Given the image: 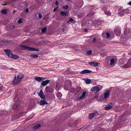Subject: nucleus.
I'll return each mask as SVG.
<instances>
[{
    "mask_svg": "<svg viewBox=\"0 0 131 131\" xmlns=\"http://www.w3.org/2000/svg\"><path fill=\"white\" fill-rule=\"evenodd\" d=\"M24 77V74L22 73H20L17 77L15 76L13 81V84L15 85L21 82Z\"/></svg>",
    "mask_w": 131,
    "mask_h": 131,
    "instance_id": "nucleus-1",
    "label": "nucleus"
},
{
    "mask_svg": "<svg viewBox=\"0 0 131 131\" xmlns=\"http://www.w3.org/2000/svg\"><path fill=\"white\" fill-rule=\"evenodd\" d=\"M6 55L10 58L15 59L18 58L19 57L18 56L12 54V52L8 49L4 50Z\"/></svg>",
    "mask_w": 131,
    "mask_h": 131,
    "instance_id": "nucleus-2",
    "label": "nucleus"
},
{
    "mask_svg": "<svg viewBox=\"0 0 131 131\" xmlns=\"http://www.w3.org/2000/svg\"><path fill=\"white\" fill-rule=\"evenodd\" d=\"M20 46L23 49H26L29 51H37L39 50L38 49L34 48H33L28 47L22 45H20Z\"/></svg>",
    "mask_w": 131,
    "mask_h": 131,
    "instance_id": "nucleus-3",
    "label": "nucleus"
},
{
    "mask_svg": "<svg viewBox=\"0 0 131 131\" xmlns=\"http://www.w3.org/2000/svg\"><path fill=\"white\" fill-rule=\"evenodd\" d=\"M102 89V88H99L97 86H95L92 87L91 89V91H95V93H97L100 91Z\"/></svg>",
    "mask_w": 131,
    "mask_h": 131,
    "instance_id": "nucleus-4",
    "label": "nucleus"
},
{
    "mask_svg": "<svg viewBox=\"0 0 131 131\" xmlns=\"http://www.w3.org/2000/svg\"><path fill=\"white\" fill-rule=\"evenodd\" d=\"M97 112L95 111L94 112L90 114L89 115V119H92L94 116H97Z\"/></svg>",
    "mask_w": 131,
    "mask_h": 131,
    "instance_id": "nucleus-5",
    "label": "nucleus"
},
{
    "mask_svg": "<svg viewBox=\"0 0 131 131\" xmlns=\"http://www.w3.org/2000/svg\"><path fill=\"white\" fill-rule=\"evenodd\" d=\"M35 79L37 81L40 82L45 79H46L43 77H35Z\"/></svg>",
    "mask_w": 131,
    "mask_h": 131,
    "instance_id": "nucleus-6",
    "label": "nucleus"
},
{
    "mask_svg": "<svg viewBox=\"0 0 131 131\" xmlns=\"http://www.w3.org/2000/svg\"><path fill=\"white\" fill-rule=\"evenodd\" d=\"M130 66H131V58L129 59L127 64H125L123 66V67L124 68H126Z\"/></svg>",
    "mask_w": 131,
    "mask_h": 131,
    "instance_id": "nucleus-7",
    "label": "nucleus"
},
{
    "mask_svg": "<svg viewBox=\"0 0 131 131\" xmlns=\"http://www.w3.org/2000/svg\"><path fill=\"white\" fill-rule=\"evenodd\" d=\"M113 104L112 103L107 105L105 107V110H107L111 109L112 107Z\"/></svg>",
    "mask_w": 131,
    "mask_h": 131,
    "instance_id": "nucleus-8",
    "label": "nucleus"
},
{
    "mask_svg": "<svg viewBox=\"0 0 131 131\" xmlns=\"http://www.w3.org/2000/svg\"><path fill=\"white\" fill-rule=\"evenodd\" d=\"M38 94L39 95L41 99H45V96L43 95L42 90H40Z\"/></svg>",
    "mask_w": 131,
    "mask_h": 131,
    "instance_id": "nucleus-9",
    "label": "nucleus"
},
{
    "mask_svg": "<svg viewBox=\"0 0 131 131\" xmlns=\"http://www.w3.org/2000/svg\"><path fill=\"white\" fill-rule=\"evenodd\" d=\"M93 21L92 20H89L86 21V25L89 27H91L93 24Z\"/></svg>",
    "mask_w": 131,
    "mask_h": 131,
    "instance_id": "nucleus-10",
    "label": "nucleus"
},
{
    "mask_svg": "<svg viewBox=\"0 0 131 131\" xmlns=\"http://www.w3.org/2000/svg\"><path fill=\"white\" fill-rule=\"evenodd\" d=\"M116 35L119 36L121 33V30L119 28H116L114 30Z\"/></svg>",
    "mask_w": 131,
    "mask_h": 131,
    "instance_id": "nucleus-11",
    "label": "nucleus"
},
{
    "mask_svg": "<svg viewBox=\"0 0 131 131\" xmlns=\"http://www.w3.org/2000/svg\"><path fill=\"white\" fill-rule=\"evenodd\" d=\"M91 72L90 70H85L80 72V73L81 74H83L87 73H90Z\"/></svg>",
    "mask_w": 131,
    "mask_h": 131,
    "instance_id": "nucleus-12",
    "label": "nucleus"
},
{
    "mask_svg": "<svg viewBox=\"0 0 131 131\" xmlns=\"http://www.w3.org/2000/svg\"><path fill=\"white\" fill-rule=\"evenodd\" d=\"M88 63L92 66L94 67H96L97 66H98V64H100L98 63L92 61L89 62Z\"/></svg>",
    "mask_w": 131,
    "mask_h": 131,
    "instance_id": "nucleus-13",
    "label": "nucleus"
},
{
    "mask_svg": "<svg viewBox=\"0 0 131 131\" xmlns=\"http://www.w3.org/2000/svg\"><path fill=\"white\" fill-rule=\"evenodd\" d=\"M110 92V91H109L108 90H107L104 93V98L105 99H106V98L108 97L109 95V93Z\"/></svg>",
    "mask_w": 131,
    "mask_h": 131,
    "instance_id": "nucleus-14",
    "label": "nucleus"
},
{
    "mask_svg": "<svg viewBox=\"0 0 131 131\" xmlns=\"http://www.w3.org/2000/svg\"><path fill=\"white\" fill-rule=\"evenodd\" d=\"M49 80H47L43 81L41 83V85L43 86H45L47 85L49 83Z\"/></svg>",
    "mask_w": 131,
    "mask_h": 131,
    "instance_id": "nucleus-15",
    "label": "nucleus"
},
{
    "mask_svg": "<svg viewBox=\"0 0 131 131\" xmlns=\"http://www.w3.org/2000/svg\"><path fill=\"white\" fill-rule=\"evenodd\" d=\"M86 92L85 91L83 92L82 93L81 95L78 97V99L80 100L83 98L86 95Z\"/></svg>",
    "mask_w": 131,
    "mask_h": 131,
    "instance_id": "nucleus-16",
    "label": "nucleus"
},
{
    "mask_svg": "<svg viewBox=\"0 0 131 131\" xmlns=\"http://www.w3.org/2000/svg\"><path fill=\"white\" fill-rule=\"evenodd\" d=\"M94 24L95 26L96 27L101 24V22L99 20H96L94 21Z\"/></svg>",
    "mask_w": 131,
    "mask_h": 131,
    "instance_id": "nucleus-17",
    "label": "nucleus"
},
{
    "mask_svg": "<svg viewBox=\"0 0 131 131\" xmlns=\"http://www.w3.org/2000/svg\"><path fill=\"white\" fill-rule=\"evenodd\" d=\"M60 14L63 16H67L68 15V12H65L61 11L60 12Z\"/></svg>",
    "mask_w": 131,
    "mask_h": 131,
    "instance_id": "nucleus-18",
    "label": "nucleus"
},
{
    "mask_svg": "<svg viewBox=\"0 0 131 131\" xmlns=\"http://www.w3.org/2000/svg\"><path fill=\"white\" fill-rule=\"evenodd\" d=\"M81 88L80 87L78 88L75 90V93L78 94H79L81 92Z\"/></svg>",
    "mask_w": 131,
    "mask_h": 131,
    "instance_id": "nucleus-19",
    "label": "nucleus"
},
{
    "mask_svg": "<svg viewBox=\"0 0 131 131\" xmlns=\"http://www.w3.org/2000/svg\"><path fill=\"white\" fill-rule=\"evenodd\" d=\"M47 104V103L45 100L41 101L39 102L40 105H42L45 104Z\"/></svg>",
    "mask_w": 131,
    "mask_h": 131,
    "instance_id": "nucleus-20",
    "label": "nucleus"
},
{
    "mask_svg": "<svg viewBox=\"0 0 131 131\" xmlns=\"http://www.w3.org/2000/svg\"><path fill=\"white\" fill-rule=\"evenodd\" d=\"M115 60L114 59H112L110 60V64L111 65H114L115 64Z\"/></svg>",
    "mask_w": 131,
    "mask_h": 131,
    "instance_id": "nucleus-21",
    "label": "nucleus"
},
{
    "mask_svg": "<svg viewBox=\"0 0 131 131\" xmlns=\"http://www.w3.org/2000/svg\"><path fill=\"white\" fill-rule=\"evenodd\" d=\"M18 107V106L17 104H13L12 105L13 108L14 109H15L17 108Z\"/></svg>",
    "mask_w": 131,
    "mask_h": 131,
    "instance_id": "nucleus-22",
    "label": "nucleus"
},
{
    "mask_svg": "<svg viewBox=\"0 0 131 131\" xmlns=\"http://www.w3.org/2000/svg\"><path fill=\"white\" fill-rule=\"evenodd\" d=\"M91 81L90 79H87L85 81V82L86 84H89L91 83Z\"/></svg>",
    "mask_w": 131,
    "mask_h": 131,
    "instance_id": "nucleus-23",
    "label": "nucleus"
},
{
    "mask_svg": "<svg viewBox=\"0 0 131 131\" xmlns=\"http://www.w3.org/2000/svg\"><path fill=\"white\" fill-rule=\"evenodd\" d=\"M30 56L34 58H36L38 57V56L37 54H31Z\"/></svg>",
    "mask_w": 131,
    "mask_h": 131,
    "instance_id": "nucleus-24",
    "label": "nucleus"
},
{
    "mask_svg": "<svg viewBox=\"0 0 131 131\" xmlns=\"http://www.w3.org/2000/svg\"><path fill=\"white\" fill-rule=\"evenodd\" d=\"M73 18H70V19L68 21H67V22L68 23H69V24H70L72 23V22L73 21Z\"/></svg>",
    "mask_w": 131,
    "mask_h": 131,
    "instance_id": "nucleus-25",
    "label": "nucleus"
},
{
    "mask_svg": "<svg viewBox=\"0 0 131 131\" xmlns=\"http://www.w3.org/2000/svg\"><path fill=\"white\" fill-rule=\"evenodd\" d=\"M125 14V10H122L119 13V15L121 16Z\"/></svg>",
    "mask_w": 131,
    "mask_h": 131,
    "instance_id": "nucleus-26",
    "label": "nucleus"
},
{
    "mask_svg": "<svg viewBox=\"0 0 131 131\" xmlns=\"http://www.w3.org/2000/svg\"><path fill=\"white\" fill-rule=\"evenodd\" d=\"M7 9H4L2 10L1 12L2 13L4 14H5L7 13Z\"/></svg>",
    "mask_w": 131,
    "mask_h": 131,
    "instance_id": "nucleus-27",
    "label": "nucleus"
},
{
    "mask_svg": "<svg viewBox=\"0 0 131 131\" xmlns=\"http://www.w3.org/2000/svg\"><path fill=\"white\" fill-rule=\"evenodd\" d=\"M23 18H20L18 21V23L19 24H20L23 22Z\"/></svg>",
    "mask_w": 131,
    "mask_h": 131,
    "instance_id": "nucleus-28",
    "label": "nucleus"
},
{
    "mask_svg": "<svg viewBox=\"0 0 131 131\" xmlns=\"http://www.w3.org/2000/svg\"><path fill=\"white\" fill-rule=\"evenodd\" d=\"M47 30L46 27H45L41 29V30L42 32H46Z\"/></svg>",
    "mask_w": 131,
    "mask_h": 131,
    "instance_id": "nucleus-29",
    "label": "nucleus"
},
{
    "mask_svg": "<svg viewBox=\"0 0 131 131\" xmlns=\"http://www.w3.org/2000/svg\"><path fill=\"white\" fill-rule=\"evenodd\" d=\"M105 14L107 15H111V13L109 11H106L104 12Z\"/></svg>",
    "mask_w": 131,
    "mask_h": 131,
    "instance_id": "nucleus-30",
    "label": "nucleus"
},
{
    "mask_svg": "<svg viewBox=\"0 0 131 131\" xmlns=\"http://www.w3.org/2000/svg\"><path fill=\"white\" fill-rule=\"evenodd\" d=\"M92 42L94 44H96V39L95 38H94L92 40Z\"/></svg>",
    "mask_w": 131,
    "mask_h": 131,
    "instance_id": "nucleus-31",
    "label": "nucleus"
},
{
    "mask_svg": "<svg viewBox=\"0 0 131 131\" xmlns=\"http://www.w3.org/2000/svg\"><path fill=\"white\" fill-rule=\"evenodd\" d=\"M57 96L59 98H60L62 96V94L60 93H58L57 94Z\"/></svg>",
    "mask_w": 131,
    "mask_h": 131,
    "instance_id": "nucleus-32",
    "label": "nucleus"
},
{
    "mask_svg": "<svg viewBox=\"0 0 131 131\" xmlns=\"http://www.w3.org/2000/svg\"><path fill=\"white\" fill-rule=\"evenodd\" d=\"M40 126L41 125L40 124H38L35 126L34 127V128H37L40 127Z\"/></svg>",
    "mask_w": 131,
    "mask_h": 131,
    "instance_id": "nucleus-33",
    "label": "nucleus"
},
{
    "mask_svg": "<svg viewBox=\"0 0 131 131\" xmlns=\"http://www.w3.org/2000/svg\"><path fill=\"white\" fill-rule=\"evenodd\" d=\"M68 8V5L63 6H62V8L63 9H67Z\"/></svg>",
    "mask_w": 131,
    "mask_h": 131,
    "instance_id": "nucleus-34",
    "label": "nucleus"
},
{
    "mask_svg": "<svg viewBox=\"0 0 131 131\" xmlns=\"http://www.w3.org/2000/svg\"><path fill=\"white\" fill-rule=\"evenodd\" d=\"M79 50V48L75 46H74V50L76 51H78Z\"/></svg>",
    "mask_w": 131,
    "mask_h": 131,
    "instance_id": "nucleus-35",
    "label": "nucleus"
},
{
    "mask_svg": "<svg viewBox=\"0 0 131 131\" xmlns=\"http://www.w3.org/2000/svg\"><path fill=\"white\" fill-rule=\"evenodd\" d=\"M106 37L107 38H109L110 37V35L108 33H106Z\"/></svg>",
    "mask_w": 131,
    "mask_h": 131,
    "instance_id": "nucleus-36",
    "label": "nucleus"
},
{
    "mask_svg": "<svg viewBox=\"0 0 131 131\" xmlns=\"http://www.w3.org/2000/svg\"><path fill=\"white\" fill-rule=\"evenodd\" d=\"M92 52V51L91 50H89L87 51V53L88 54H90Z\"/></svg>",
    "mask_w": 131,
    "mask_h": 131,
    "instance_id": "nucleus-37",
    "label": "nucleus"
},
{
    "mask_svg": "<svg viewBox=\"0 0 131 131\" xmlns=\"http://www.w3.org/2000/svg\"><path fill=\"white\" fill-rule=\"evenodd\" d=\"M38 16L40 18H41L42 17V15L41 13H39L38 14Z\"/></svg>",
    "mask_w": 131,
    "mask_h": 131,
    "instance_id": "nucleus-38",
    "label": "nucleus"
},
{
    "mask_svg": "<svg viewBox=\"0 0 131 131\" xmlns=\"http://www.w3.org/2000/svg\"><path fill=\"white\" fill-rule=\"evenodd\" d=\"M49 88L48 87H47L46 88V92H49Z\"/></svg>",
    "mask_w": 131,
    "mask_h": 131,
    "instance_id": "nucleus-39",
    "label": "nucleus"
},
{
    "mask_svg": "<svg viewBox=\"0 0 131 131\" xmlns=\"http://www.w3.org/2000/svg\"><path fill=\"white\" fill-rule=\"evenodd\" d=\"M2 84H0V90H2Z\"/></svg>",
    "mask_w": 131,
    "mask_h": 131,
    "instance_id": "nucleus-40",
    "label": "nucleus"
},
{
    "mask_svg": "<svg viewBox=\"0 0 131 131\" xmlns=\"http://www.w3.org/2000/svg\"><path fill=\"white\" fill-rule=\"evenodd\" d=\"M58 8V7L57 6L56 8H55L54 9L53 11V12L55 11Z\"/></svg>",
    "mask_w": 131,
    "mask_h": 131,
    "instance_id": "nucleus-41",
    "label": "nucleus"
},
{
    "mask_svg": "<svg viewBox=\"0 0 131 131\" xmlns=\"http://www.w3.org/2000/svg\"><path fill=\"white\" fill-rule=\"evenodd\" d=\"M78 124V121L77 120H76L74 122V126L75 125H76Z\"/></svg>",
    "mask_w": 131,
    "mask_h": 131,
    "instance_id": "nucleus-42",
    "label": "nucleus"
},
{
    "mask_svg": "<svg viewBox=\"0 0 131 131\" xmlns=\"http://www.w3.org/2000/svg\"><path fill=\"white\" fill-rule=\"evenodd\" d=\"M29 11V10L28 8H27L26 9V10H25V12H28Z\"/></svg>",
    "mask_w": 131,
    "mask_h": 131,
    "instance_id": "nucleus-43",
    "label": "nucleus"
},
{
    "mask_svg": "<svg viewBox=\"0 0 131 131\" xmlns=\"http://www.w3.org/2000/svg\"><path fill=\"white\" fill-rule=\"evenodd\" d=\"M98 97V95L97 94L95 97V98L96 99H97Z\"/></svg>",
    "mask_w": 131,
    "mask_h": 131,
    "instance_id": "nucleus-44",
    "label": "nucleus"
},
{
    "mask_svg": "<svg viewBox=\"0 0 131 131\" xmlns=\"http://www.w3.org/2000/svg\"><path fill=\"white\" fill-rule=\"evenodd\" d=\"M84 31H85V32H86L88 31V30L87 29H84Z\"/></svg>",
    "mask_w": 131,
    "mask_h": 131,
    "instance_id": "nucleus-45",
    "label": "nucleus"
},
{
    "mask_svg": "<svg viewBox=\"0 0 131 131\" xmlns=\"http://www.w3.org/2000/svg\"><path fill=\"white\" fill-rule=\"evenodd\" d=\"M58 2L57 1H56L55 2V4L56 5H57L58 4Z\"/></svg>",
    "mask_w": 131,
    "mask_h": 131,
    "instance_id": "nucleus-46",
    "label": "nucleus"
},
{
    "mask_svg": "<svg viewBox=\"0 0 131 131\" xmlns=\"http://www.w3.org/2000/svg\"><path fill=\"white\" fill-rule=\"evenodd\" d=\"M101 2H102L103 3H105L104 1L103 0H101Z\"/></svg>",
    "mask_w": 131,
    "mask_h": 131,
    "instance_id": "nucleus-47",
    "label": "nucleus"
},
{
    "mask_svg": "<svg viewBox=\"0 0 131 131\" xmlns=\"http://www.w3.org/2000/svg\"><path fill=\"white\" fill-rule=\"evenodd\" d=\"M128 4L129 5H131V1L130 2L128 3Z\"/></svg>",
    "mask_w": 131,
    "mask_h": 131,
    "instance_id": "nucleus-48",
    "label": "nucleus"
},
{
    "mask_svg": "<svg viewBox=\"0 0 131 131\" xmlns=\"http://www.w3.org/2000/svg\"><path fill=\"white\" fill-rule=\"evenodd\" d=\"M106 9V8H102V9L103 10H104V11H105V9Z\"/></svg>",
    "mask_w": 131,
    "mask_h": 131,
    "instance_id": "nucleus-49",
    "label": "nucleus"
},
{
    "mask_svg": "<svg viewBox=\"0 0 131 131\" xmlns=\"http://www.w3.org/2000/svg\"><path fill=\"white\" fill-rule=\"evenodd\" d=\"M122 61V60L121 59H120L119 60V62H121Z\"/></svg>",
    "mask_w": 131,
    "mask_h": 131,
    "instance_id": "nucleus-50",
    "label": "nucleus"
},
{
    "mask_svg": "<svg viewBox=\"0 0 131 131\" xmlns=\"http://www.w3.org/2000/svg\"><path fill=\"white\" fill-rule=\"evenodd\" d=\"M2 41H3V42H6V41H5V40H2Z\"/></svg>",
    "mask_w": 131,
    "mask_h": 131,
    "instance_id": "nucleus-51",
    "label": "nucleus"
},
{
    "mask_svg": "<svg viewBox=\"0 0 131 131\" xmlns=\"http://www.w3.org/2000/svg\"><path fill=\"white\" fill-rule=\"evenodd\" d=\"M25 113L24 114L23 113H23V114L24 115H25L26 113H27V112H25Z\"/></svg>",
    "mask_w": 131,
    "mask_h": 131,
    "instance_id": "nucleus-52",
    "label": "nucleus"
},
{
    "mask_svg": "<svg viewBox=\"0 0 131 131\" xmlns=\"http://www.w3.org/2000/svg\"><path fill=\"white\" fill-rule=\"evenodd\" d=\"M65 29H64V28H63V30H62V31H63V32H64V30H65Z\"/></svg>",
    "mask_w": 131,
    "mask_h": 131,
    "instance_id": "nucleus-53",
    "label": "nucleus"
},
{
    "mask_svg": "<svg viewBox=\"0 0 131 131\" xmlns=\"http://www.w3.org/2000/svg\"><path fill=\"white\" fill-rule=\"evenodd\" d=\"M14 27H14V26H13V28H14Z\"/></svg>",
    "mask_w": 131,
    "mask_h": 131,
    "instance_id": "nucleus-54",
    "label": "nucleus"
}]
</instances>
